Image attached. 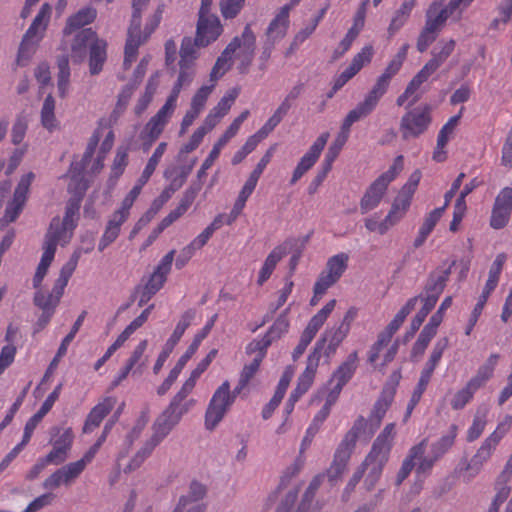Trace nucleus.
<instances>
[{
    "label": "nucleus",
    "mask_w": 512,
    "mask_h": 512,
    "mask_svg": "<svg viewBox=\"0 0 512 512\" xmlns=\"http://www.w3.org/2000/svg\"><path fill=\"white\" fill-rule=\"evenodd\" d=\"M196 316L195 309H188L186 310L180 317L179 322L177 323L172 335L165 343L162 352L159 354L154 367L153 372L155 374H158L159 371L162 369L164 363L166 362L167 358L169 357L170 353L173 351L174 347L177 345V343L180 341L181 337L183 336L185 330L190 326L191 322Z\"/></svg>",
    "instance_id": "obj_14"
},
{
    "label": "nucleus",
    "mask_w": 512,
    "mask_h": 512,
    "mask_svg": "<svg viewBox=\"0 0 512 512\" xmlns=\"http://www.w3.org/2000/svg\"><path fill=\"white\" fill-rule=\"evenodd\" d=\"M216 354V349L211 350L206 355V357L198 363L197 367L191 372L190 377L184 382V385L191 389H194L197 379L208 368L213 359L216 357Z\"/></svg>",
    "instance_id": "obj_56"
},
{
    "label": "nucleus",
    "mask_w": 512,
    "mask_h": 512,
    "mask_svg": "<svg viewBox=\"0 0 512 512\" xmlns=\"http://www.w3.org/2000/svg\"><path fill=\"white\" fill-rule=\"evenodd\" d=\"M101 446V441H97L86 453L83 457L75 462L69 463L71 467L75 470V472L80 476L82 472L85 470L86 466L92 462L96 453L98 452Z\"/></svg>",
    "instance_id": "obj_62"
},
{
    "label": "nucleus",
    "mask_w": 512,
    "mask_h": 512,
    "mask_svg": "<svg viewBox=\"0 0 512 512\" xmlns=\"http://www.w3.org/2000/svg\"><path fill=\"white\" fill-rule=\"evenodd\" d=\"M375 107H373L369 102H367L365 99L360 102L354 109H352L345 119L343 120V123L341 125V129L350 134V128L351 126L361 120L366 118L368 115H370Z\"/></svg>",
    "instance_id": "obj_38"
},
{
    "label": "nucleus",
    "mask_w": 512,
    "mask_h": 512,
    "mask_svg": "<svg viewBox=\"0 0 512 512\" xmlns=\"http://www.w3.org/2000/svg\"><path fill=\"white\" fill-rule=\"evenodd\" d=\"M431 120V108L428 105L415 107L405 113L400 122L403 139L416 138L423 134Z\"/></svg>",
    "instance_id": "obj_12"
},
{
    "label": "nucleus",
    "mask_w": 512,
    "mask_h": 512,
    "mask_svg": "<svg viewBox=\"0 0 512 512\" xmlns=\"http://www.w3.org/2000/svg\"><path fill=\"white\" fill-rule=\"evenodd\" d=\"M245 0H220L219 6L225 19L235 18L244 6Z\"/></svg>",
    "instance_id": "obj_61"
},
{
    "label": "nucleus",
    "mask_w": 512,
    "mask_h": 512,
    "mask_svg": "<svg viewBox=\"0 0 512 512\" xmlns=\"http://www.w3.org/2000/svg\"><path fill=\"white\" fill-rule=\"evenodd\" d=\"M57 87L59 96L61 98H65L68 94L69 90V82H70V68H69V59L68 55L64 54L59 56L57 59Z\"/></svg>",
    "instance_id": "obj_39"
},
{
    "label": "nucleus",
    "mask_w": 512,
    "mask_h": 512,
    "mask_svg": "<svg viewBox=\"0 0 512 512\" xmlns=\"http://www.w3.org/2000/svg\"><path fill=\"white\" fill-rule=\"evenodd\" d=\"M107 43L105 40L96 37L90 45L89 71L91 75L99 74L107 59Z\"/></svg>",
    "instance_id": "obj_29"
},
{
    "label": "nucleus",
    "mask_w": 512,
    "mask_h": 512,
    "mask_svg": "<svg viewBox=\"0 0 512 512\" xmlns=\"http://www.w3.org/2000/svg\"><path fill=\"white\" fill-rule=\"evenodd\" d=\"M192 391L193 389L184 384L182 385L180 390L171 399L169 405L155 421L152 436L124 468V472H132L140 467L152 451L180 422L181 418L196 405L197 401L189 397Z\"/></svg>",
    "instance_id": "obj_1"
},
{
    "label": "nucleus",
    "mask_w": 512,
    "mask_h": 512,
    "mask_svg": "<svg viewBox=\"0 0 512 512\" xmlns=\"http://www.w3.org/2000/svg\"><path fill=\"white\" fill-rule=\"evenodd\" d=\"M78 477V474L68 463L47 477L42 486L46 490H55L61 485L70 486Z\"/></svg>",
    "instance_id": "obj_26"
},
{
    "label": "nucleus",
    "mask_w": 512,
    "mask_h": 512,
    "mask_svg": "<svg viewBox=\"0 0 512 512\" xmlns=\"http://www.w3.org/2000/svg\"><path fill=\"white\" fill-rule=\"evenodd\" d=\"M226 48L227 53L232 55L239 50L237 57L241 61V69L245 71L252 63L256 49V36L250 24H247L241 36L234 37Z\"/></svg>",
    "instance_id": "obj_13"
},
{
    "label": "nucleus",
    "mask_w": 512,
    "mask_h": 512,
    "mask_svg": "<svg viewBox=\"0 0 512 512\" xmlns=\"http://www.w3.org/2000/svg\"><path fill=\"white\" fill-rule=\"evenodd\" d=\"M200 189H201L200 184L193 185V186L189 187L184 192L179 205L174 210L171 211V214H173V216L176 218V220L178 218H180L188 210V208L192 205V203L194 202Z\"/></svg>",
    "instance_id": "obj_50"
},
{
    "label": "nucleus",
    "mask_w": 512,
    "mask_h": 512,
    "mask_svg": "<svg viewBox=\"0 0 512 512\" xmlns=\"http://www.w3.org/2000/svg\"><path fill=\"white\" fill-rule=\"evenodd\" d=\"M64 291H61L59 294L56 291V285L49 294H45L42 291H37L34 295V304L39 307L42 311L46 312L51 310L54 313L56 306L58 305L60 298L62 297Z\"/></svg>",
    "instance_id": "obj_43"
},
{
    "label": "nucleus",
    "mask_w": 512,
    "mask_h": 512,
    "mask_svg": "<svg viewBox=\"0 0 512 512\" xmlns=\"http://www.w3.org/2000/svg\"><path fill=\"white\" fill-rule=\"evenodd\" d=\"M72 442L73 434L70 429H67L54 441L52 450L45 456L46 461L53 465L64 463L68 458Z\"/></svg>",
    "instance_id": "obj_24"
},
{
    "label": "nucleus",
    "mask_w": 512,
    "mask_h": 512,
    "mask_svg": "<svg viewBox=\"0 0 512 512\" xmlns=\"http://www.w3.org/2000/svg\"><path fill=\"white\" fill-rule=\"evenodd\" d=\"M81 253H82L81 249H76L72 253L69 260L61 268L59 277L57 278V280L54 283L56 285V291L58 294L61 291H64L65 287L67 286L70 277L72 276L73 272L75 271V269L78 265L79 259L81 257Z\"/></svg>",
    "instance_id": "obj_36"
},
{
    "label": "nucleus",
    "mask_w": 512,
    "mask_h": 512,
    "mask_svg": "<svg viewBox=\"0 0 512 512\" xmlns=\"http://www.w3.org/2000/svg\"><path fill=\"white\" fill-rule=\"evenodd\" d=\"M349 459L350 458L345 456V454L335 452L334 459L326 471V476L330 481L337 480L343 474Z\"/></svg>",
    "instance_id": "obj_59"
},
{
    "label": "nucleus",
    "mask_w": 512,
    "mask_h": 512,
    "mask_svg": "<svg viewBox=\"0 0 512 512\" xmlns=\"http://www.w3.org/2000/svg\"><path fill=\"white\" fill-rule=\"evenodd\" d=\"M232 66V54L227 53V48L218 57L212 71L210 73V81L215 83L221 78Z\"/></svg>",
    "instance_id": "obj_51"
},
{
    "label": "nucleus",
    "mask_w": 512,
    "mask_h": 512,
    "mask_svg": "<svg viewBox=\"0 0 512 512\" xmlns=\"http://www.w3.org/2000/svg\"><path fill=\"white\" fill-rule=\"evenodd\" d=\"M149 0H133L132 2V19L128 29V37L126 40L123 67L128 70L135 61L139 46L145 41L146 37H142L141 12L147 6Z\"/></svg>",
    "instance_id": "obj_7"
},
{
    "label": "nucleus",
    "mask_w": 512,
    "mask_h": 512,
    "mask_svg": "<svg viewBox=\"0 0 512 512\" xmlns=\"http://www.w3.org/2000/svg\"><path fill=\"white\" fill-rule=\"evenodd\" d=\"M403 169V156H397L390 168L381 174L366 190L360 200V211L367 214L375 209L381 202L388 185Z\"/></svg>",
    "instance_id": "obj_4"
},
{
    "label": "nucleus",
    "mask_w": 512,
    "mask_h": 512,
    "mask_svg": "<svg viewBox=\"0 0 512 512\" xmlns=\"http://www.w3.org/2000/svg\"><path fill=\"white\" fill-rule=\"evenodd\" d=\"M358 355L354 351L348 355L347 359L333 373L332 380L336 381L338 388H343L353 377L357 368Z\"/></svg>",
    "instance_id": "obj_34"
},
{
    "label": "nucleus",
    "mask_w": 512,
    "mask_h": 512,
    "mask_svg": "<svg viewBox=\"0 0 512 512\" xmlns=\"http://www.w3.org/2000/svg\"><path fill=\"white\" fill-rule=\"evenodd\" d=\"M477 390L478 388H476L473 383L468 381L465 387L457 391L453 396L450 402L452 409H463L472 400Z\"/></svg>",
    "instance_id": "obj_46"
},
{
    "label": "nucleus",
    "mask_w": 512,
    "mask_h": 512,
    "mask_svg": "<svg viewBox=\"0 0 512 512\" xmlns=\"http://www.w3.org/2000/svg\"><path fill=\"white\" fill-rule=\"evenodd\" d=\"M426 447L427 440L424 439L419 444L413 446L410 449L408 456L405 458L398 471L396 485H400L408 477L415 466L414 460L421 457L425 453Z\"/></svg>",
    "instance_id": "obj_32"
},
{
    "label": "nucleus",
    "mask_w": 512,
    "mask_h": 512,
    "mask_svg": "<svg viewBox=\"0 0 512 512\" xmlns=\"http://www.w3.org/2000/svg\"><path fill=\"white\" fill-rule=\"evenodd\" d=\"M336 305V300H330L321 310H319L309 321L307 328L311 329L314 332H318L319 329L323 326L328 316L334 310Z\"/></svg>",
    "instance_id": "obj_54"
},
{
    "label": "nucleus",
    "mask_w": 512,
    "mask_h": 512,
    "mask_svg": "<svg viewBox=\"0 0 512 512\" xmlns=\"http://www.w3.org/2000/svg\"><path fill=\"white\" fill-rule=\"evenodd\" d=\"M298 239H288L283 242L281 245L276 246L270 254L267 256L266 260L269 261L273 265H277V263L294 247L298 244Z\"/></svg>",
    "instance_id": "obj_60"
},
{
    "label": "nucleus",
    "mask_w": 512,
    "mask_h": 512,
    "mask_svg": "<svg viewBox=\"0 0 512 512\" xmlns=\"http://www.w3.org/2000/svg\"><path fill=\"white\" fill-rule=\"evenodd\" d=\"M222 31L223 27L216 15L201 16L197 23L196 42L205 47L215 41Z\"/></svg>",
    "instance_id": "obj_18"
},
{
    "label": "nucleus",
    "mask_w": 512,
    "mask_h": 512,
    "mask_svg": "<svg viewBox=\"0 0 512 512\" xmlns=\"http://www.w3.org/2000/svg\"><path fill=\"white\" fill-rule=\"evenodd\" d=\"M200 189H201L200 184L193 185V186L189 187L184 192L179 205L174 210L171 211V214H173V216L176 218V220L178 218H180L188 210V208L192 205V203L194 202Z\"/></svg>",
    "instance_id": "obj_48"
},
{
    "label": "nucleus",
    "mask_w": 512,
    "mask_h": 512,
    "mask_svg": "<svg viewBox=\"0 0 512 512\" xmlns=\"http://www.w3.org/2000/svg\"><path fill=\"white\" fill-rule=\"evenodd\" d=\"M349 256L339 253L327 260L325 268L319 274L314 284L313 291L316 296H323L327 289L333 286L343 275L348 267Z\"/></svg>",
    "instance_id": "obj_9"
},
{
    "label": "nucleus",
    "mask_w": 512,
    "mask_h": 512,
    "mask_svg": "<svg viewBox=\"0 0 512 512\" xmlns=\"http://www.w3.org/2000/svg\"><path fill=\"white\" fill-rule=\"evenodd\" d=\"M290 308H286L275 320L268 332L260 340H254L252 347H261L266 349L272 344L273 341L281 338L289 329V320L287 318Z\"/></svg>",
    "instance_id": "obj_23"
},
{
    "label": "nucleus",
    "mask_w": 512,
    "mask_h": 512,
    "mask_svg": "<svg viewBox=\"0 0 512 512\" xmlns=\"http://www.w3.org/2000/svg\"><path fill=\"white\" fill-rule=\"evenodd\" d=\"M74 229L67 227L61 222V218H52L47 232L45 233L42 250H49L56 253L57 245L68 244L73 237Z\"/></svg>",
    "instance_id": "obj_16"
},
{
    "label": "nucleus",
    "mask_w": 512,
    "mask_h": 512,
    "mask_svg": "<svg viewBox=\"0 0 512 512\" xmlns=\"http://www.w3.org/2000/svg\"><path fill=\"white\" fill-rule=\"evenodd\" d=\"M34 179L35 174L33 172H28L20 178L13 198L7 203L4 215L0 219V229L5 228L19 217L27 201L30 186Z\"/></svg>",
    "instance_id": "obj_11"
},
{
    "label": "nucleus",
    "mask_w": 512,
    "mask_h": 512,
    "mask_svg": "<svg viewBox=\"0 0 512 512\" xmlns=\"http://www.w3.org/2000/svg\"><path fill=\"white\" fill-rule=\"evenodd\" d=\"M498 359V354H491L485 363L479 367L476 375L472 377L469 382L480 389L492 377Z\"/></svg>",
    "instance_id": "obj_41"
},
{
    "label": "nucleus",
    "mask_w": 512,
    "mask_h": 512,
    "mask_svg": "<svg viewBox=\"0 0 512 512\" xmlns=\"http://www.w3.org/2000/svg\"><path fill=\"white\" fill-rule=\"evenodd\" d=\"M315 363L314 359L311 362L307 361L306 369L299 376L297 386L289 396L290 400L297 402L309 390L317 371Z\"/></svg>",
    "instance_id": "obj_33"
},
{
    "label": "nucleus",
    "mask_w": 512,
    "mask_h": 512,
    "mask_svg": "<svg viewBox=\"0 0 512 512\" xmlns=\"http://www.w3.org/2000/svg\"><path fill=\"white\" fill-rule=\"evenodd\" d=\"M235 389L230 391V383L224 381L214 392L205 413V427L214 430L222 421L225 414L233 404L236 396Z\"/></svg>",
    "instance_id": "obj_5"
},
{
    "label": "nucleus",
    "mask_w": 512,
    "mask_h": 512,
    "mask_svg": "<svg viewBox=\"0 0 512 512\" xmlns=\"http://www.w3.org/2000/svg\"><path fill=\"white\" fill-rule=\"evenodd\" d=\"M128 217L123 213L114 212L105 227L104 233L99 241L98 249L99 251H103L106 249L111 243H113L119 236L121 226L123 223L127 221Z\"/></svg>",
    "instance_id": "obj_27"
},
{
    "label": "nucleus",
    "mask_w": 512,
    "mask_h": 512,
    "mask_svg": "<svg viewBox=\"0 0 512 512\" xmlns=\"http://www.w3.org/2000/svg\"><path fill=\"white\" fill-rule=\"evenodd\" d=\"M455 10L456 8L451 7V2L442 9H440L436 4H433L427 11L424 27L437 34Z\"/></svg>",
    "instance_id": "obj_28"
},
{
    "label": "nucleus",
    "mask_w": 512,
    "mask_h": 512,
    "mask_svg": "<svg viewBox=\"0 0 512 512\" xmlns=\"http://www.w3.org/2000/svg\"><path fill=\"white\" fill-rule=\"evenodd\" d=\"M179 66L180 72L177 81L175 82L166 102L158 112L149 119L140 132L139 139L144 152H147L154 142L161 136L175 112L177 99L181 90L188 87L194 79L195 69L193 64L179 63Z\"/></svg>",
    "instance_id": "obj_2"
},
{
    "label": "nucleus",
    "mask_w": 512,
    "mask_h": 512,
    "mask_svg": "<svg viewBox=\"0 0 512 512\" xmlns=\"http://www.w3.org/2000/svg\"><path fill=\"white\" fill-rule=\"evenodd\" d=\"M200 189H201L200 184L193 185V186L189 187L184 192L179 205L174 210L171 211V214H173V216L176 218V220L178 218H180L188 210V208L192 205V203L194 202Z\"/></svg>",
    "instance_id": "obj_49"
},
{
    "label": "nucleus",
    "mask_w": 512,
    "mask_h": 512,
    "mask_svg": "<svg viewBox=\"0 0 512 512\" xmlns=\"http://www.w3.org/2000/svg\"><path fill=\"white\" fill-rule=\"evenodd\" d=\"M395 434V424H387L382 432L374 440L371 450L365 459L368 460V462L372 461L386 465L393 446Z\"/></svg>",
    "instance_id": "obj_15"
},
{
    "label": "nucleus",
    "mask_w": 512,
    "mask_h": 512,
    "mask_svg": "<svg viewBox=\"0 0 512 512\" xmlns=\"http://www.w3.org/2000/svg\"><path fill=\"white\" fill-rule=\"evenodd\" d=\"M174 256L175 250L169 251L160 260L145 283L136 288V293L139 294L138 305L140 307L144 306L164 286L167 276L171 271Z\"/></svg>",
    "instance_id": "obj_6"
},
{
    "label": "nucleus",
    "mask_w": 512,
    "mask_h": 512,
    "mask_svg": "<svg viewBox=\"0 0 512 512\" xmlns=\"http://www.w3.org/2000/svg\"><path fill=\"white\" fill-rule=\"evenodd\" d=\"M55 100L51 95H48L43 103L41 109V124L49 131H53L58 127V121L55 117Z\"/></svg>",
    "instance_id": "obj_45"
},
{
    "label": "nucleus",
    "mask_w": 512,
    "mask_h": 512,
    "mask_svg": "<svg viewBox=\"0 0 512 512\" xmlns=\"http://www.w3.org/2000/svg\"><path fill=\"white\" fill-rule=\"evenodd\" d=\"M375 107H373L369 102H367L365 99L360 102L354 109H352L345 119L343 120V123L341 125V129L350 134V128L351 126L361 120L366 118L368 115H370Z\"/></svg>",
    "instance_id": "obj_37"
},
{
    "label": "nucleus",
    "mask_w": 512,
    "mask_h": 512,
    "mask_svg": "<svg viewBox=\"0 0 512 512\" xmlns=\"http://www.w3.org/2000/svg\"><path fill=\"white\" fill-rule=\"evenodd\" d=\"M454 265L455 261H453L447 268L438 267L429 274L423 292L418 296L423 305L410 323V331L407 335L408 337L414 336V334L423 324L425 318L434 308L440 295L446 287L447 281L451 274V268Z\"/></svg>",
    "instance_id": "obj_3"
},
{
    "label": "nucleus",
    "mask_w": 512,
    "mask_h": 512,
    "mask_svg": "<svg viewBox=\"0 0 512 512\" xmlns=\"http://www.w3.org/2000/svg\"><path fill=\"white\" fill-rule=\"evenodd\" d=\"M419 297L410 298L406 304L398 311L393 320L388 324L386 329H388L391 333L395 334L401 325L404 323L406 317L414 310Z\"/></svg>",
    "instance_id": "obj_47"
},
{
    "label": "nucleus",
    "mask_w": 512,
    "mask_h": 512,
    "mask_svg": "<svg viewBox=\"0 0 512 512\" xmlns=\"http://www.w3.org/2000/svg\"><path fill=\"white\" fill-rule=\"evenodd\" d=\"M206 494V488L199 482H192L188 495L182 496L174 512H203V506L198 503Z\"/></svg>",
    "instance_id": "obj_22"
},
{
    "label": "nucleus",
    "mask_w": 512,
    "mask_h": 512,
    "mask_svg": "<svg viewBox=\"0 0 512 512\" xmlns=\"http://www.w3.org/2000/svg\"><path fill=\"white\" fill-rule=\"evenodd\" d=\"M200 46L196 42V38L193 40L191 37H185L181 43L180 49V62L184 64H193L197 59L196 47Z\"/></svg>",
    "instance_id": "obj_52"
},
{
    "label": "nucleus",
    "mask_w": 512,
    "mask_h": 512,
    "mask_svg": "<svg viewBox=\"0 0 512 512\" xmlns=\"http://www.w3.org/2000/svg\"><path fill=\"white\" fill-rule=\"evenodd\" d=\"M97 37L91 28L78 31L71 43V57L75 63H81L87 55V46Z\"/></svg>",
    "instance_id": "obj_25"
},
{
    "label": "nucleus",
    "mask_w": 512,
    "mask_h": 512,
    "mask_svg": "<svg viewBox=\"0 0 512 512\" xmlns=\"http://www.w3.org/2000/svg\"><path fill=\"white\" fill-rule=\"evenodd\" d=\"M457 432V425L452 424L447 433L431 445L430 452L435 458L440 459L454 445Z\"/></svg>",
    "instance_id": "obj_40"
},
{
    "label": "nucleus",
    "mask_w": 512,
    "mask_h": 512,
    "mask_svg": "<svg viewBox=\"0 0 512 512\" xmlns=\"http://www.w3.org/2000/svg\"><path fill=\"white\" fill-rule=\"evenodd\" d=\"M117 400L115 397H106L96 406H94L89 412L84 426V433H92L103 421V419L111 412L114 408Z\"/></svg>",
    "instance_id": "obj_21"
},
{
    "label": "nucleus",
    "mask_w": 512,
    "mask_h": 512,
    "mask_svg": "<svg viewBox=\"0 0 512 512\" xmlns=\"http://www.w3.org/2000/svg\"><path fill=\"white\" fill-rule=\"evenodd\" d=\"M349 331L345 325H335L326 329L321 337L317 340L313 351L309 354L307 361L312 359L316 361L315 366L318 368L321 355L330 359L337 351L340 344L347 337Z\"/></svg>",
    "instance_id": "obj_8"
},
{
    "label": "nucleus",
    "mask_w": 512,
    "mask_h": 512,
    "mask_svg": "<svg viewBox=\"0 0 512 512\" xmlns=\"http://www.w3.org/2000/svg\"><path fill=\"white\" fill-rule=\"evenodd\" d=\"M101 446V441H97L86 453L83 457L75 462L69 463L71 467L75 470V472L80 476L82 472L85 470L86 466L92 462L96 453L98 452Z\"/></svg>",
    "instance_id": "obj_63"
},
{
    "label": "nucleus",
    "mask_w": 512,
    "mask_h": 512,
    "mask_svg": "<svg viewBox=\"0 0 512 512\" xmlns=\"http://www.w3.org/2000/svg\"><path fill=\"white\" fill-rule=\"evenodd\" d=\"M147 345L148 341L146 339L140 341L126 362V364L132 369L135 368V373L137 371L141 372L142 368L146 365L147 357L144 356V352L147 348Z\"/></svg>",
    "instance_id": "obj_53"
},
{
    "label": "nucleus",
    "mask_w": 512,
    "mask_h": 512,
    "mask_svg": "<svg viewBox=\"0 0 512 512\" xmlns=\"http://www.w3.org/2000/svg\"><path fill=\"white\" fill-rule=\"evenodd\" d=\"M238 96V90L232 89L226 95H224L218 104L212 109L214 113H216L221 118L224 117L229 110L231 109L233 103L235 102Z\"/></svg>",
    "instance_id": "obj_64"
},
{
    "label": "nucleus",
    "mask_w": 512,
    "mask_h": 512,
    "mask_svg": "<svg viewBox=\"0 0 512 512\" xmlns=\"http://www.w3.org/2000/svg\"><path fill=\"white\" fill-rule=\"evenodd\" d=\"M50 15L51 7L48 4H43L22 39L18 52L19 59L30 57L47 28Z\"/></svg>",
    "instance_id": "obj_10"
},
{
    "label": "nucleus",
    "mask_w": 512,
    "mask_h": 512,
    "mask_svg": "<svg viewBox=\"0 0 512 512\" xmlns=\"http://www.w3.org/2000/svg\"><path fill=\"white\" fill-rule=\"evenodd\" d=\"M54 256H55V253L53 251L43 250L40 263L38 264V267L36 269V272H35V275L33 278L34 288H38L41 285V283L48 271V268L54 259Z\"/></svg>",
    "instance_id": "obj_55"
},
{
    "label": "nucleus",
    "mask_w": 512,
    "mask_h": 512,
    "mask_svg": "<svg viewBox=\"0 0 512 512\" xmlns=\"http://www.w3.org/2000/svg\"><path fill=\"white\" fill-rule=\"evenodd\" d=\"M390 85V81L385 79L382 76H379L372 87V89L369 91L367 96L365 97V100L369 102L373 107L376 108L379 100L383 97V95L387 92L388 87Z\"/></svg>",
    "instance_id": "obj_58"
},
{
    "label": "nucleus",
    "mask_w": 512,
    "mask_h": 512,
    "mask_svg": "<svg viewBox=\"0 0 512 512\" xmlns=\"http://www.w3.org/2000/svg\"><path fill=\"white\" fill-rule=\"evenodd\" d=\"M385 465L376 462H368L364 459L362 464L359 466L360 470H363L364 485L368 491L372 490L382 475V471Z\"/></svg>",
    "instance_id": "obj_42"
},
{
    "label": "nucleus",
    "mask_w": 512,
    "mask_h": 512,
    "mask_svg": "<svg viewBox=\"0 0 512 512\" xmlns=\"http://www.w3.org/2000/svg\"><path fill=\"white\" fill-rule=\"evenodd\" d=\"M96 16L97 11L92 7H84L80 9L77 13L67 19L66 26L63 30L64 35L67 37L75 30H79L81 27L92 23Z\"/></svg>",
    "instance_id": "obj_31"
},
{
    "label": "nucleus",
    "mask_w": 512,
    "mask_h": 512,
    "mask_svg": "<svg viewBox=\"0 0 512 512\" xmlns=\"http://www.w3.org/2000/svg\"><path fill=\"white\" fill-rule=\"evenodd\" d=\"M372 55L373 49L371 46L364 47L358 54H356L349 67H347L335 80L333 91H337L342 88L366 63L371 61Z\"/></svg>",
    "instance_id": "obj_19"
},
{
    "label": "nucleus",
    "mask_w": 512,
    "mask_h": 512,
    "mask_svg": "<svg viewBox=\"0 0 512 512\" xmlns=\"http://www.w3.org/2000/svg\"><path fill=\"white\" fill-rule=\"evenodd\" d=\"M489 409L485 406L478 408L472 425L467 431V441L473 442L476 439H478L481 434L483 433L486 424H487V415H488Z\"/></svg>",
    "instance_id": "obj_44"
},
{
    "label": "nucleus",
    "mask_w": 512,
    "mask_h": 512,
    "mask_svg": "<svg viewBox=\"0 0 512 512\" xmlns=\"http://www.w3.org/2000/svg\"><path fill=\"white\" fill-rule=\"evenodd\" d=\"M253 341L248 344L246 352L248 354H254L253 359L250 363L246 364L241 372L238 385L235 387V394H240L241 391L247 386L249 381L253 378L255 373L258 371L260 363L266 355V349L261 347H252Z\"/></svg>",
    "instance_id": "obj_20"
},
{
    "label": "nucleus",
    "mask_w": 512,
    "mask_h": 512,
    "mask_svg": "<svg viewBox=\"0 0 512 512\" xmlns=\"http://www.w3.org/2000/svg\"><path fill=\"white\" fill-rule=\"evenodd\" d=\"M81 198H71L65 208V215L61 222L67 227L75 229L78 222V214L80 209Z\"/></svg>",
    "instance_id": "obj_57"
},
{
    "label": "nucleus",
    "mask_w": 512,
    "mask_h": 512,
    "mask_svg": "<svg viewBox=\"0 0 512 512\" xmlns=\"http://www.w3.org/2000/svg\"><path fill=\"white\" fill-rule=\"evenodd\" d=\"M289 12L290 6H283L280 12L271 21L267 29V36L272 44L286 35L289 24Z\"/></svg>",
    "instance_id": "obj_30"
},
{
    "label": "nucleus",
    "mask_w": 512,
    "mask_h": 512,
    "mask_svg": "<svg viewBox=\"0 0 512 512\" xmlns=\"http://www.w3.org/2000/svg\"><path fill=\"white\" fill-rule=\"evenodd\" d=\"M329 138L327 132L322 133L316 141L312 144L307 153L300 159L298 165L303 167L306 171L312 168V166L318 160L322 150L324 149Z\"/></svg>",
    "instance_id": "obj_35"
},
{
    "label": "nucleus",
    "mask_w": 512,
    "mask_h": 512,
    "mask_svg": "<svg viewBox=\"0 0 512 512\" xmlns=\"http://www.w3.org/2000/svg\"><path fill=\"white\" fill-rule=\"evenodd\" d=\"M498 444V442L490 437H487L482 442L481 446L478 448L471 460L466 464L465 473L463 475L465 482H470L480 473L484 463H486L491 458Z\"/></svg>",
    "instance_id": "obj_17"
}]
</instances>
